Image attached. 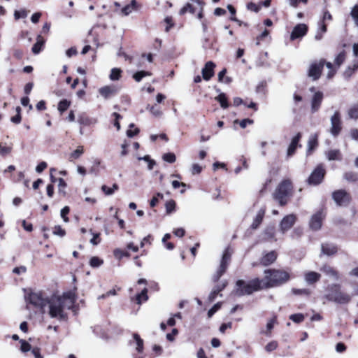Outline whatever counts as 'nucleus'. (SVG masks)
<instances>
[{"label": "nucleus", "mask_w": 358, "mask_h": 358, "mask_svg": "<svg viewBox=\"0 0 358 358\" xmlns=\"http://www.w3.org/2000/svg\"><path fill=\"white\" fill-rule=\"evenodd\" d=\"M44 41L41 36H38L36 43H35L31 48L32 52L35 55L38 54L43 49Z\"/></svg>", "instance_id": "30"}, {"label": "nucleus", "mask_w": 358, "mask_h": 358, "mask_svg": "<svg viewBox=\"0 0 358 358\" xmlns=\"http://www.w3.org/2000/svg\"><path fill=\"white\" fill-rule=\"evenodd\" d=\"M23 51L20 49H15L13 52V56L17 59H21L23 57Z\"/></svg>", "instance_id": "63"}, {"label": "nucleus", "mask_w": 358, "mask_h": 358, "mask_svg": "<svg viewBox=\"0 0 358 358\" xmlns=\"http://www.w3.org/2000/svg\"><path fill=\"white\" fill-rule=\"evenodd\" d=\"M162 159L169 163H174L176 160L175 154L172 152L166 153L163 155Z\"/></svg>", "instance_id": "44"}, {"label": "nucleus", "mask_w": 358, "mask_h": 358, "mask_svg": "<svg viewBox=\"0 0 358 358\" xmlns=\"http://www.w3.org/2000/svg\"><path fill=\"white\" fill-rule=\"evenodd\" d=\"M115 119L113 121L114 126L117 128V130L120 129V120L122 118V117L119 113H114Z\"/></svg>", "instance_id": "62"}, {"label": "nucleus", "mask_w": 358, "mask_h": 358, "mask_svg": "<svg viewBox=\"0 0 358 358\" xmlns=\"http://www.w3.org/2000/svg\"><path fill=\"white\" fill-rule=\"evenodd\" d=\"M247 8L250 10L258 13L261 9V5H257L255 3L250 2L247 4Z\"/></svg>", "instance_id": "54"}, {"label": "nucleus", "mask_w": 358, "mask_h": 358, "mask_svg": "<svg viewBox=\"0 0 358 358\" xmlns=\"http://www.w3.org/2000/svg\"><path fill=\"white\" fill-rule=\"evenodd\" d=\"M332 198L338 206H345L350 201V195L343 189L334 192L332 194Z\"/></svg>", "instance_id": "9"}, {"label": "nucleus", "mask_w": 358, "mask_h": 358, "mask_svg": "<svg viewBox=\"0 0 358 358\" xmlns=\"http://www.w3.org/2000/svg\"><path fill=\"white\" fill-rule=\"evenodd\" d=\"M114 255L116 258L122 259L123 257H129V253L119 248L114 250Z\"/></svg>", "instance_id": "52"}, {"label": "nucleus", "mask_w": 358, "mask_h": 358, "mask_svg": "<svg viewBox=\"0 0 358 358\" xmlns=\"http://www.w3.org/2000/svg\"><path fill=\"white\" fill-rule=\"evenodd\" d=\"M227 285V282H223L220 285H216L208 296V300L210 302L213 301L220 292L224 289Z\"/></svg>", "instance_id": "27"}, {"label": "nucleus", "mask_w": 358, "mask_h": 358, "mask_svg": "<svg viewBox=\"0 0 358 358\" xmlns=\"http://www.w3.org/2000/svg\"><path fill=\"white\" fill-rule=\"evenodd\" d=\"M265 214V209L261 208L257 213L253 222L251 225V227L254 229H257L259 224L262 223L263 217Z\"/></svg>", "instance_id": "25"}, {"label": "nucleus", "mask_w": 358, "mask_h": 358, "mask_svg": "<svg viewBox=\"0 0 358 358\" xmlns=\"http://www.w3.org/2000/svg\"><path fill=\"white\" fill-rule=\"evenodd\" d=\"M193 2H195L198 5H199L201 6V9L199 12V13L197 14V17L199 19V20H202L203 17H204V14H203V6H204V2H203L201 0H192Z\"/></svg>", "instance_id": "48"}, {"label": "nucleus", "mask_w": 358, "mask_h": 358, "mask_svg": "<svg viewBox=\"0 0 358 358\" xmlns=\"http://www.w3.org/2000/svg\"><path fill=\"white\" fill-rule=\"evenodd\" d=\"M337 247L331 243H324L322 245V252L326 255L330 256L337 252Z\"/></svg>", "instance_id": "23"}, {"label": "nucleus", "mask_w": 358, "mask_h": 358, "mask_svg": "<svg viewBox=\"0 0 358 358\" xmlns=\"http://www.w3.org/2000/svg\"><path fill=\"white\" fill-rule=\"evenodd\" d=\"M325 174V170L322 165H319L313 171L308 178V183L311 185H317L322 182Z\"/></svg>", "instance_id": "11"}, {"label": "nucleus", "mask_w": 358, "mask_h": 358, "mask_svg": "<svg viewBox=\"0 0 358 358\" xmlns=\"http://www.w3.org/2000/svg\"><path fill=\"white\" fill-rule=\"evenodd\" d=\"M344 178L348 181L355 182L358 180V175L353 172L345 173Z\"/></svg>", "instance_id": "49"}, {"label": "nucleus", "mask_w": 358, "mask_h": 358, "mask_svg": "<svg viewBox=\"0 0 358 358\" xmlns=\"http://www.w3.org/2000/svg\"><path fill=\"white\" fill-rule=\"evenodd\" d=\"M321 275L315 271H307L304 273V280L308 285H313L320 280Z\"/></svg>", "instance_id": "22"}, {"label": "nucleus", "mask_w": 358, "mask_h": 358, "mask_svg": "<svg viewBox=\"0 0 358 358\" xmlns=\"http://www.w3.org/2000/svg\"><path fill=\"white\" fill-rule=\"evenodd\" d=\"M320 271L334 280L338 281L341 278L339 272L328 264L323 265L320 268Z\"/></svg>", "instance_id": "15"}, {"label": "nucleus", "mask_w": 358, "mask_h": 358, "mask_svg": "<svg viewBox=\"0 0 358 358\" xmlns=\"http://www.w3.org/2000/svg\"><path fill=\"white\" fill-rule=\"evenodd\" d=\"M215 67V64L209 61L206 63L204 67L202 69V77L205 80H209L214 76V69Z\"/></svg>", "instance_id": "16"}, {"label": "nucleus", "mask_w": 358, "mask_h": 358, "mask_svg": "<svg viewBox=\"0 0 358 358\" xmlns=\"http://www.w3.org/2000/svg\"><path fill=\"white\" fill-rule=\"evenodd\" d=\"M263 281L259 278L253 279L248 282L243 280H238L236 284L234 293L241 296L246 294H251L252 292L264 289L262 287Z\"/></svg>", "instance_id": "3"}, {"label": "nucleus", "mask_w": 358, "mask_h": 358, "mask_svg": "<svg viewBox=\"0 0 358 358\" xmlns=\"http://www.w3.org/2000/svg\"><path fill=\"white\" fill-rule=\"evenodd\" d=\"M27 15V11L24 9H22L20 10H15L14 13V17L15 20H19L20 18H25Z\"/></svg>", "instance_id": "51"}, {"label": "nucleus", "mask_w": 358, "mask_h": 358, "mask_svg": "<svg viewBox=\"0 0 358 358\" xmlns=\"http://www.w3.org/2000/svg\"><path fill=\"white\" fill-rule=\"evenodd\" d=\"M52 233L53 234L60 237H63L66 234L64 229H63L59 225L54 227Z\"/></svg>", "instance_id": "55"}, {"label": "nucleus", "mask_w": 358, "mask_h": 358, "mask_svg": "<svg viewBox=\"0 0 358 358\" xmlns=\"http://www.w3.org/2000/svg\"><path fill=\"white\" fill-rule=\"evenodd\" d=\"M227 8L231 13L230 20L234 21V22H238V19L236 17V8L231 4H229L227 6Z\"/></svg>", "instance_id": "53"}, {"label": "nucleus", "mask_w": 358, "mask_h": 358, "mask_svg": "<svg viewBox=\"0 0 358 358\" xmlns=\"http://www.w3.org/2000/svg\"><path fill=\"white\" fill-rule=\"evenodd\" d=\"M69 113L66 117L68 122H78L80 124L87 125L91 123V121L85 116V113Z\"/></svg>", "instance_id": "14"}, {"label": "nucleus", "mask_w": 358, "mask_h": 358, "mask_svg": "<svg viewBox=\"0 0 358 358\" xmlns=\"http://www.w3.org/2000/svg\"><path fill=\"white\" fill-rule=\"evenodd\" d=\"M308 30V27L306 24H296L291 34H290V40L294 41L297 38H302L305 35H306Z\"/></svg>", "instance_id": "12"}, {"label": "nucleus", "mask_w": 358, "mask_h": 358, "mask_svg": "<svg viewBox=\"0 0 358 358\" xmlns=\"http://www.w3.org/2000/svg\"><path fill=\"white\" fill-rule=\"evenodd\" d=\"M166 213L170 214L175 210L176 202L173 200L168 201L165 204Z\"/></svg>", "instance_id": "42"}, {"label": "nucleus", "mask_w": 358, "mask_h": 358, "mask_svg": "<svg viewBox=\"0 0 358 358\" xmlns=\"http://www.w3.org/2000/svg\"><path fill=\"white\" fill-rule=\"evenodd\" d=\"M71 105V101H68L67 99H62L58 103V110L59 112H65L68 110Z\"/></svg>", "instance_id": "38"}, {"label": "nucleus", "mask_w": 358, "mask_h": 358, "mask_svg": "<svg viewBox=\"0 0 358 358\" xmlns=\"http://www.w3.org/2000/svg\"><path fill=\"white\" fill-rule=\"evenodd\" d=\"M330 293L325 296V298L330 301L340 304L348 303L351 300L350 294L341 290V286L338 284H332L329 287Z\"/></svg>", "instance_id": "4"}, {"label": "nucleus", "mask_w": 358, "mask_h": 358, "mask_svg": "<svg viewBox=\"0 0 358 358\" xmlns=\"http://www.w3.org/2000/svg\"><path fill=\"white\" fill-rule=\"evenodd\" d=\"M348 275L351 279L358 280V266L352 268Z\"/></svg>", "instance_id": "57"}, {"label": "nucleus", "mask_w": 358, "mask_h": 358, "mask_svg": "<svg viewBox=\"0 0 358 358\" xmlns=\"http://www.w3.org/2000/svg\"><path fill=\"white\" fill-rule=\"evenodd\" d=\"M148 289L146 288L143 289L142 292L138 294L136 296V301L138 304H141L142 301H146L148 299L147 295Z\"/></svg>", "instance_id": "40"}, {"label": "nucleus", "mask_w": 358, "mask_h": 358, "mask_svg": "<svg viewBox=\"0 0 358 358\" xmlns=\"http://www.w3.org/2000/svg\"><path fill=\"white\" fill-rule=\"evenodd\" d=\"M358 69V61L352 66H349L345 71L344 75L346 77H350Z\"/></svg>", "instance_id": "39"}, {"label": "nucleus", "mask_w": 358, "mask_h": 358, "mask_svg": "<svg viewBox=\"0 0 358 358\" xmlns=\"http://www.w3.org/2000/svg\"><path fill=\"white\" fill-rule=\"evenodd\" d=\"M325 64V59H320L313 62L308 68L307 76L313 81L319 80L322 76Z\"/></svg>", "instance_id": "6"}, {"label": "nucleus", "mask_w": 358, "mask_h": 358, "mask_svg": "<svg viewBox=\"0 0 358 358\" xmlns=\"http://www.w3.org/2000/svg\"><path fill=\"white\" fill-rule=\"evenodd\" d=\"M253 121L250 119H243L242 120H235L234 124H239L241 128H245L248 124H252Z\"/></svg>", "instance_id": "50"}, {"label": "nucleus", "mask_w": 358, "mask_h": 358, "mask_svg": "<svg viewBox=\"0 0 358 358\" xmlns=\"http://www.w3.org/2000/svg\"><path fill=\"white\" fill-rule=\"evenodd\" d=\"M331 133L334 136H337L341 129V122L338 113H335L331 118Z\"/></svg>", "instance_id": "18"}, {"label": "nucleus", "mask_w": 358, "mask_h": 358, "mask_svg": "<svg viewBox=\"0 0 358 358\" xmlns=\"http://www.w3.org/2000/svg\"><path fill=\"white\" fill-rule=\"evenodd\" d=\"M47 163L45 162H42L38 164L36 167V171L38 173H41L44 169L47 168Z\"/></svg>", "instance_id": "64"}, {"label": "nucleus", "mask_w": 358, "mask_h": 358, "mask_svg": "<svg viewBox=\"0 0 358 358\" xmlns=\"http://www.w3.org/2000/svg\"><path fill=\"white\" fill-rule=\"evenodd\" d=\"M76 301L74 291L64 292L62 295H52L47 301V312L51 318L65 320L68 311L73 307Z\"/></svg>", "instance_id": "1"}, {"label": "nucleus", "mask_w": 358, "mask_h": 358, "mask_svg": "<svg viewBox=\"0 0 358 358\" xmlns=\"http://www.w3.org/2000/svg\"><path fill=\"white\" fill-rule=\"evenodd\" d=\"M69 210L70 209L68 206H65L61 210V217L65 222H69V217H66V215L69 213Z\"/></svg>", "instance_id": "59"}, {"label": "nucleus", "mask_w": 358, "mask_h": 358, "mask_svg": "<svg viewBox=\"0 0 358 358\" xmlns=\"http://www.w3.org/2000/svg\"><path fill=\"white\" fill-rule=\"evenodd\" d=\"M317 146V135L313 134L310 136L309 140L308 141V149L307 153L310 154L314 149H315Z\"/></svg>", "instance_id": "26"}, {"label": "nucleus", "mask_w": 358, "mask_h": 358, "mask_svg": "<svg viewBox=\"0 0 358 358\" xmlns=\"http://www.w3.org/2000/svg\"><path fill=\"white\" fill-rule=\"evenodd\" d=\"M323 98L324 94L322 92L317 91L315 92L311 99V109L313 112L317 111L320 109Z\"/></svg>", "instance_id": "17"}, {"label": "nucleus", "mask_w": 358, "mask_h": 358, "mask_svg": "<svg viewBox=\"0 0 358 358\" xmlns=\"http://www.w3.org/2000/svg\"><path fill=\"white\" fill-rule=\"evenodd\" d=\"M346 57H347V52L345 50H343L336 57V58L334 59L335 65L338 68H339L343 64V62L345 61Z\"/></svg>", "instance_id": "31"}, {"label": "nucleus", "mask_w": 358, "mask_h": 358, "mask_svg": "<svg viewBox=\"0 0 358 358\" xmlns=\"http://www.w3.org/2000/svg\"><path fill=\"white\" fill-rule=\"evenodd\" d=\"M296 216L294 214H289L285 216L279 224L280 231L282 234H285L295 224Z\"/></svg>", "instance_id": "10"}, {"label": "nucleus", "mask_w": 358, "mask_h": 358, "mask_svg": "<svg viewBox=\"0 0 358 358\" xmlns=\"http://www.w3.org/2000/svg\"><path fill=\"white\" fill-rule=\"evenodd\" d=\"M164 22L166 23V27L165 28V31L166 32H169L170 31V29L172 27H173L174 25H175L172 17H171V16L166 17V18L164 19Z\"/></svg>", "instance_id": "45"}, {"label": "nucleus", "mask_w": 358, "mask_h": 358, "mask_svg": "<svg viewBox=\"0 0 358 358\" xmlns=\"http://www.w3.org/2000/svg\"><path fill=\"white\" fill-rule=\"evenodd\" d=\"M196 11L195 7L190 3H187L182 8L179 10L180 15H183L187 12L194 14Z\"/></svg>", "instance_id": "34"}, {"label": "nucleus", "mask_w": 358, "mask_h": 358, "mask_svg": "<svg viewBox=\"0 0 358 358\" xmlns=\"http://www.w3.org/2000/svg\"><path fill=\"white\" fill-rule=\"evenodd\" d=\"M152 73L150 71H137L136 72L134 75H133V78L136 81V82H140L144 77H146V76H151Z\"/></svg>", "instance_id": "35"}, {"label": "nucleus", "mask_w": 358, "mask_h": 358, "mask_svg": "<svg viewBox=\"0 0 358 358\" xmlns=\"http://www.w3.org/2000/svg\"><path fill=\"white\" fill-rule=\"evenodd\" d=\"M137 2L136 0H131V3L126 5L122 8V13L124 15H128L130 14L134 10L136 9Z\"/></svg>", "instance_id": "29"}, {"label": "nucleus", "mask_w": 358, "mask_h": 358, "mask_svg": "<svg viewBox=\"0 0 358 358\" xmlns=\"http://www.w3.org/2000/svg\"><path fill=\"white\" fill-rule=\"evenodd\" d=\"M290 279L289 273L280 269H266L262 287L264 289L281 286Z\"/></svg>", "instance_id": "2"}, {"label": "nucleus", "mask_w": 358, "mask_h": 358, "mask_svg": "<svg viewBox=\"0 0 358 358\" xmlns=\"http://www.w3.org/2000/svg\"><path fill=\"white\" fill-rule=\"evenodd\" d=\"M21 343L20 350L23 352H27L31 350V345L24 340L20 341Z\"/></svg>", "instance_id": "56"}, {"label": "nucleus", "mask_w": 358, "mask_h": 358, "mask_svg": "<svg viewBox=\"0 0 358 358\" xmlns=\"http://www.w3.org/2000/svg\"><path fill=\"white\" fill-rule=\"evenodd\" d=\"M267 83L266 81H262L256 87V92L262 94H266L267 91Z\"/></svg>", "instance_id": "41"}, {"label": "nucleus", "mask_w": 358, "mask_h": 358, "mask_svg": "<svg viewBox=\"0 0 358 358\" xmlns=\"http://www.w3.org/2000/svg\"><path fill=\"white\" fill-rule=\"evenodd\" d=\"M221 307V304L217 303L215 304L208 312V317H211Z\"/></svg>", "instance_id": "60"}, {"label": "nucleus", "mask_w": 358, "mask_h": 358, "mask_svg": "<svg viewBox=\"0 0 358 358\" xmlns=\"http://www.w3.org/2000/svg\"><path fill=\"white\" fill-rule=\"evenodd\" d=\"M301 138V134L300 133H298L292 139V141L288 147L287 155V157L292 156L296 148L298 147H301V145L299 144V141Z\"/></svg>", "instance_id": "19"}, {"label": "nucleus", "mask_w": 358, "mask_h": 358, "mask_svg": "<svg viewBox=\"0 0 358 358\" xmlns=\"http://www.w3.org/2000/svg\"><path fill=\"white\" fill-rule=\"evenodd\" d=\"M216 99L223 109H226L227 108H228L229 102H228V99L225 94H224V93L220 94Z\"/></svg>", "instance_id": "36"}, {"label": "nucleus", "mask_w": 358, "mask_h": 358, "mask_svg": "<svg viewBox=\"0 0 358 358\" xmlns=\"http://www.w3.org/2000/svg\"><path fill=\"white\" fill-rule=\"evenodd\" d=\"M202 171V166H200L199 164H193L192 166L191 172L193 175L199 174Z\"/></svg>", "instance_id": "61"}, {"label": "nucleus", "mask_w": 358, "mask_h": 358, "mask_svg": "<svg viewBox=\"0 0 358 358\" xmlns=\"http://www.w3.org/2000/svg\"><path fill=\"white\" fill-rule=\"evenodd\" d=\"M277 257V255L275 252L271 251L265 255L261 259V263L264 266H268L273 263Z\"/></svg>", "instance_id": "24"}, {"label": "nucleus", "mask_w": 358, "mask_h": 358, "mask_svg": "<svg viewBox=\"0 0 358 358\" xmlns=\"http://www.w3.org/2000/svg\"><path fill=\"white\" fill-rule=\"evenodd\" d=\"M122 70L117 68L112 69L110 74V79L112 80H118L122 76Z\"/></svg>", "instance_id": "37"}, {"label": "nucleus", "mask_w": 358, "mask_h": 358, "mask_svg": "<svg viewBox=\"0 0 358 358\" xmlns=\"http://www.w3.org/2000/svg\"><path fill=\"white\" fill-rule=\"evenodd\" d=\"M231 254L232 250L229 248H226L224 251L220 267L215 274L213 276V280L214 282H217L226 271L227 266L231 259Z\"/></svg>", "instance_id": "7"}, {"label": "nucleus", "mask_w": 358, "mask_h": 358, "mask_svg": "<svg viewBox=\"0 0 358 358\" xmlns=\"http://www.w3.org/2000/svg\"><path fill=\"white\" fill-rule=\"evenodd\" d=\"M133 338L136 344V350L138 352L141 353L143 350V341L141 339L138 334H134Z\"/></svg>", "instance_id": "33"}, {"label": "nucleus", "mask_w": 358, "mask_h": 358, "mask_svg": "<svg viewBox=\"0 0 358 358\" xmlns=\"http://www.w3.org/2000/svg\"><path fill=\"white\" fill-rule=\"evenodd\" d=\"M326 156L329 161L341 160V154L339 150H330L326 152Z\"/></svg>", "instance_id": "28"}, {"label": "nucleus", "mask_w": 358, "mask_h": 358, "mask_svg": "<svg viewBox=\"0 0 358 358\" xmlns=\"http://www.w3.org/2000/svg\"><path fill=\"white\" fill-rule=\"evenodd\" d=\"M103 264V260L97 257H93L90 261V264L92 267L97 268Z\"/></svg>", "instance_id": "43"}, {"label": "nucleus", "mask_w": 358, "mask_h": 358, "mask_svg": "<svg viewBox=\"0 0 358 358\" xmlns=\"http://www.w3.org/2000/svg\"><path fill=\"white\" fill-rule=\"evenodd\" d=\"M242 104H243L248 108H251L254 110H258L257 103H255V102H253L252 101H248V99L243 100L240 97H236L234 99L233 105L234 106H239Z\"/></svg>", "instance_id": "20"}, {"label": "nucleus", "mask_w": 358, "mask_h": 358, "mask_svg": "<svg viewBox=\"0 0 358 358\" xmlns=\"http://www.w3.org/2000/svg\"><path fill=\"white\" fill-rule=\"evenodd\" d=\"M350 15L352 17V19L355 21V24L357 27H358V5H355L350 13Z\"/></svg>", "instance_id": "46"}, {"label": "nucleus", "mask_w": 358, "mask_h": 358, "mask_svg": "<svg viewBox=\"0 0 358 358\" xmlns=\"http://www.w3.org/2000/svg\"><path fill=\"white\" fill-rule=\"evenodd\" d=\"M84 152V147L79 145L77 148L70 154L69 161H73L80 157Z\"/></svg>", "instance_id": "32"}, {"label": "nucleus", "mask_w": 358, "mask_h": 358, "mask_svg": "<svg viewBox=\"0 0 358 358\" xmlns=\"http://www.w3.org/2000/svg\"><path fill=\"white\" fill-rule=\"evenodd\" d=\"M278 347V343L276 341H271L266 346L265 350L270 352L275 350Z\"/></svg>", "instance_id": "58"}, {"label": "nucleus", "mask_w": 358, "mask_h": 358, "mask_svg": "<svg viewBox=\"0 0 358 358\" xmlns=\"http://www.w3.org/2000/svg\"><path fill=\"white\" fill-rule=\"evenodd\" d=\"M292 190V184L289 180L282 181L275 190L274 194L275 199L278 201L280 205L284 206L287 202V198L289 196Z\"/></svg>", "instance_id": "5"}, {"label": "nucleus", "mask_w": 358, "mask_h": 358, "mask_svg": "<svg viewBox=\"0 0 358 358\" xmlns=\"http://www.w3.org/2000/svg\"><path fill=\"white\" fill-rule=\"evenodd\" d=\"M289 319L295 323H300L304 320V315L301 313L293 314L289 316Z\"/></svg>", "instance_id": "47"}, {"label": "nucleus", "mask_w": 358, "mask_h": 358, "mask_svg": "<svg viewBox=\"0 0 358 358\" xmlns=\"http://www.w3.org/2000/svg\"><path fill=\"white\" fill-rule=\"evenodd\" d=\"M25 297L29 303L41 308L44 313L46 312L45 308L48 299L43 298L41 292H31Z\"/></svg>", "instance_id": "8"}, {"label": "nucleus", "mask_w": 358, "mask_h": 358, "mask_svg": "<svg viewBox=\"0 0 358 358\" xmlns=\"http://www.w3.org/2000/svg\"><path fill=\"white\" fill-rule=\"evenodd\" d=\"M324 217V215L322 210L317 211L315 214H314L310 219L309 225L312 230L317 231L319 230L322 224V220Z\"/></svg>", "instance_id": "13"}, {"label": "nucleus", "mask_w": 358, "mask_h": 358, "mask_svg": "<svg viewBox=\"0 0 358 358\" xmlns=\"http://www.w3.org/2000/svg\"><path fill=\"white\" fill-rule=\"evenodd\" d=\"M117 92V88L115 86H104L103 87H101L99 89V93L100 94L103 96L106 99H108L115 94H116Z\"/></svg>", "instance_id": "21"}]
</instances>
